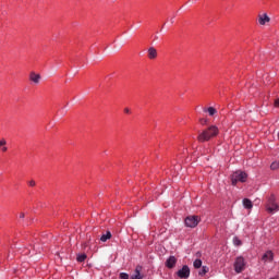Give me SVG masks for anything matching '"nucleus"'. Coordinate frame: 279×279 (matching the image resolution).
<instances>
[{"instance_id":"0eeeda50","label":"nucleus","mask_w":279,"mask_h":279,"mask_svg":"<svg viewBox=\"0 0 279 279\" xmlns=\"http://www.w3.org/2000/svg\"><path fill=\"white\" fill-rule=\"evenodd\" d=\"M143 271V266L138 265L135 268L134 275L131 276V279H143L145 276L141 274Z\"/></svg>"},{"instance_id":"bb28decb","label":"nucleus","mask_w":279,"mask_h":279,"mask_svg":"<svg viewBox=\"0 0 279 279\" xmlns=\"http://www.w3.org/2000/svg\"><path fill=\"white\" fill-rule=\"evenodd\" d=\"M278 140H279V132H278Z\"/></svg>"},{"instance_id":"f257e3e1","label":"nucleus","mask_w":279,"mask_h":279,"mask_svg":"<svg viewBox=\"0 0 279 279\" xmlns=\"http://www.w3.org/2000/svg\"><path fill=\"white\" fill-rule=\"evenodd\" d=\"M217 134H219V129L215 125H211L198 135L197 141H199V143H206L210 141V138H215Z\"/></svg>"},{"instance_id":"f8f14e48","label":"nucleus","mask_w":279,"mask_h":279,"mask_svg":"<svg viewBox=\"0 0 279 279\" xmlns=\"http://www.w3.org/2000/svg\"><path fill=\"white\" fill-rule=\"evenodd\" d=\"M148 58L149 60H156L158 58V50L154 47L148 48Z\"/></svg>"},{"instance_id":"f3484780","label":"nucleus","mask_w":279,"mask_h":279,"mask_svg":"<svg viewBox=\"0 0 279 279\" xmlns=\"http://www.w3.org/2000/svg\"><path fill=\"white\" fill-rule=\"evenodd\" d=\"M233 244L235 245V247H241V245H243V242H241V240L238 236H234Z\"/></svg>"},{"instance_id":"1a4fd4ad","label":"nucleus","mask_w":279,"mask_h":279,"mask_svg":"<svg viewBox=\"0 0 279 279\" xmlns=\"http://www.w3.org/2000/svg\"><path fill=\"white\" fill-rule=\"evenodd\" d=\"M271 19L266 13L258 15V23L259 25H267Z\"/></svg>"},{"instance_id":"dca6fc26","label":"nucleus","mask_w":279,"mask_h":279,"mask_svg":"<svg viewBox=\"0 0 279 279\" xmlns=\"http://www.w3.org/2000/svg\"><path fill=\"white\" fill-rule=\"evenodd\" d=\"M203 111L208 112L209 117H215V114H217V109H215L214 107H209L207 109H204Z\"/></svg>"},{"instance_id":"423d86ee","label":"nucleus","mask_w":279,"mask_h":279,"mask_svg":"<svg viewBox=\"0 0 279 279\" xmlns=\"http://www.w3.org/2000/svg\"><path fill=\"white\" fill-rule=\"evenodd\" d=\"M177 275L181 279H189L191 277V268L187 265H184L181 269L178 270Z\"/></svg>"},{"instance_id":"ddd939ff","label":"nucleus","mask_w":279,"mask_h":279,"mask_svg":"<svg viewBox=\"0 0 279 279\" xmlns=\"http://www.w3.org/2000/svg\"><path fill=\"white\" fill-rule=\"evenodd\" d=\"M8 141H5V138H1L0 140V151H2L3 154H5V151H8Z\"/></svg>"},{"instance_id":"4468645a","label":"nucleus","mask_w":279,"mask_h":279,"mask_svg":"<svg viewBox=\"0 0 279 279\" xmlns=\"http://www.w3.org/2000/svg\"><path fill=\"white\" fill-rule=\"evenodd\" d=\"M243 206L247 210H252V208H254V204H252V201L250 198H244L243 199Z\"/></svg>"},{"instance_id":"6ab92c4d","label":"nucleus","mask_w":279,"mask_h":279,"mask_svg":"<svg viewBox=\"0 0 279 279\" xmlns=\"http://www.w3.org/2000/svg\"><path fill=\"white\" fill-rule=\"evenodd\" d=\"M76 260L78 263H84V260H86V254L77 255Z\"/></svg>"},{"instance_id":"9b49d317","label":"nucleus","mask_w":279,"mask_h":279,"mask_svg":"<svg viewBox=\"0 0 279 279\" xmlns=\"http://www.w3.org/2000/svg\"><path fill=\"white\" fill-rule=\"evenodd\" d=\"M175 263H178V259L175 258V256H170L166 260V267H168V269H173V267H175Z\"/></svg>"},{"instance_id":"a211bd4d","label":"nucleus","mask_w":279,"mask_h":279,"mask_svg":"<svg viewBox=\"0 0 279 279\" xmlns=\"http://www.w3.org/2000/svg\"><path fill=\"white\" fill-rule=\"evenodd\" d=\"M193 265L195 269H199L202 267V259H195Z\"/></svg>"},{"instance_id":"a878e982","label":"nucleus","mask_w":279,"mask_h":279,"mask_svg":"<svg viewBox=\"0 0 279 279\" xmlns=\"http://www.w3.org/2000/svg\"><path fill=\"white\" fill-rule=\"evenodd\" d=\"M170 21H171V23H173V17Z\"/></svg>"},{"instance_id":"7ed1b4c3","label":"nucleus","mask_w":279,"mask_h":279,"mask_svg":"<svg viewBox=\"0 0 279 279\" xmlns=\"http://www.w3.org/2000/svg\"><path fill=\"white\" fill-rule=\"evenodd\" d=\"M266 210H267V213H270L271 215H274V213H278L279 206L276 203V196L271 195L268 198V202L266 204Z\"/></svg>"},{"instance_id":"6e6552de","label":"nucleus","mask_w":279,"mask_h":279,"mask_svg":"<svg viewBox=\"0 0 279 279\" xmlns=\"http://www.w3.org/2000/svg\"><path fill=\"white\" fill-rule=\"evenodd\" d=\"M262 260H263L264 263H274V252L267 251V252L263 255Z\"/></svg>"},{"instance_id":"b1692460","label":"nucleus","mask_w":279,"mask_h":279,"mask_svg":"<svg viewBox=\"0 0 279 279\" xmlns=\"http://www.w3.org/2000/svg\"><path fill=\"white\" fill-rule=\"evenodd\" d=\"M20 219H25V213L20 214Z\"/></svg>"},{"instance_id":"412c9836","label":"nucleus","mask_w":279,"mask_h":279,"mask_svg":"<svg viewBox=\"0 0 279 279\" xmlns=\"http://www.w3.org/2000/svg\"><path fill=\"white\" fill-rule=\"evenodd\" d=\"M270 169L272 171H276V169H279V162L278 161H274L271 165H270Z\"/></svg>"},{"instance_id":"aec40b11","label":"nucleus","mask_w":279,"mask_h":279,"mask_svg":"<svg viewBox=\"0 0 279 279\" xmlns=\"http://www.w3.org/2000/svg\"><path fill=\"white\" fill-rule=\"evenodd\" d=\"M198 274L199 276H206V274H208V267L203 266Z\"/></svg>"},{"instance_id":"f03ea898","label":"nucleus","mask_w":279,"mask_h":279,"mask_svg":"<svg viewBox=\"0 0 279 279\" xmlns=\"http://www.w3.org/2000/svg\"><path fill=\"white\" fill-rule=\"evenodd\" d=\"M247 180V173L238 170L231 174V184L236 186L238 182H245Z\"/></svg>"},{"instance_id":"39448f33","label":"nucleus","mask_w":279,"mask_h":279,"mask_svg":"<svg viewBox=\"0 0 279 279\" xmlns=\"http://www.w3.org/2000/svg\"><path fill=\"white\" fill-rule=\"evenodd\" d=\"M184 221L186 228H197L201 219L199 216H187Z\"/></svg>"},{"instance_id":"5701e85b","label":"nucleus","mask_w":279,"mask_h":279,"mask_svg":"<svg viewBox=\"0 0 279 279\" xmlns=\"http://www.w3.org/2000/svg\"><path fill=\"white\" fill-rule=\"evenodd\" d=\"M28 186H36V181L34 180L28 181Z\"/></svg>"},{"instance_id":"4be33fe9","label":"nucleus","mask_w":279,"mask_h":279,"mask_svg":"<svg viewBox=\"0 0 279 279\" xmlns=\"http://www.w3.org/2000/svg\"><path fill=\"white\" fill-rule=\"evenodd\" d=\"M120 279H130V275H128V272H121Z\"/></svg>"},{"instance_id":"9d476101","label":"nucleus","mask_w":279,"mask_h":279,"mask_svg":"<svg viewBox=\"0 0 279 279\" xmlns=\"http://www.w3.org/2000/svg\"><path fill=\"white\" fill-rule=\"evenodd\" d=\"M29 80H31V82H34L35 84H40V80H43V76H40V74H37L36 72H31Z\"/></svg>"},{"instance_id":"393cba45","label":"nucleus","mask_w":279,"mask_h":279,"mask_svg":"<svg viewBox=\"0 0 279 279\" xmlns=\"http://www.w3.org/2000/svg\"><path fill=\"white\" fill-rule=\"evenodd\" d=\"M124 112H125L126 114H130V108H125V109H124Z\"/></svg>"},{"instance_id":"2eb2a0df","label":"nucleus","mask_w":279,"mask_h":279,"mask_svg":"<svg viewBox=\"0 0 279 279\" xmlns=\"http://www.w3.org/2000/svg\"><path fill=\"white\" fill-rule=\"evenodd\" d=\"M109 239H112V233L110 231H107L105 234L100 236V241L102 243H106V241H109Z\"/></svg>"},{"instance_id":"20e7f679","label":"nucleus","mask_w":279,"mask_h":279,"mask_svg":"<svg viewBox=\"0 0 279 279\" xmlns=\"http://www.w3.org/2000/svg\"><path fill=\"white\" fill-rule=\"evenodd\" d=\"M245 270V258L242 256L236 257L234 262V271L235 274H241Z\"/></svg>"}]
</instances>
